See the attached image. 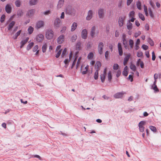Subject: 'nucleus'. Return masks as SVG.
<instances>
[{
	"instance_id": "nucleus-1",
	"label": "nucleus",
	"mask_w": 161,
	"mask_h": 161,
	"mask_svg": "<svg viewBox=\"0 0 161 161\" xmlns=\"http://www.w3.org/2000/svg\"><path fill=\"white\" fill-rule=\"evenodd\" d=\"M65 12L67 14L72 15L75 14V10L70 6H68L66 8Z\"/></svg>"
},
{
	"instance_id": "nucleus-2",
	"label": "nucleus",
	"mask_w": 161,
	"mask_h": 161,
	"mask_svg": "<svg viewBox=\"0 0 161 161\" xmlns=\"http://www.w3.org/2000/svg\"><path fill=\"white\" fill-rule=\"evenodd\" d=\"M54 35V32L53 31L49 29L47 30L46 33V37L48 39H52Z\"/></svg>"
},
{
	"instance_id": "nucleus-3",
	"label": "nucleus",
	"mask_w": 161,
	"mask_h": 161,
	"mask_svg": "<svg viewBox=\"0 0 161 161\" xmlns=\"http://www.w3.org/2000/svg\"><path fill=\"white\" fill-rule=\"evenodd\" d=\"M62 24V22L61 21L60 19L57 18L55 19L54 21V25L56 28H59Z\"/></svg>"
},
{
	"instance_id": "nucleus-4",
	"label": "nucleus",
	"mask_w": 161,
	"mask_h": 161,
	"mask_svg": "<svg viewBox=\"0 0 161 161\" xmlns=\"http://www.w3.org/2000/svg\"><path fill=\"white\" fill-rule=\"evenodd\" d=\"M89 65L86 66L85 64H82L81 67V71L83 75L86 74L87 73L89 69Z\"/></svg>"
},
{
	"instance_id": "nucleus-5",
	"label": "nucleus",
	"mask_w": 161,
	"mask_h": 161,
	"mask_svg": "<svg viewBox=\"0 0 161 161\" xmlns=\"http://www.w3.org/2000/svg\"><path fill=\"white\" fill-rule=\"evenodd\" d=\"M125 18V16H120L119 17L118 22L119 27H121L123 26Z\"/></svg>"
},
{
	"instance_id": "nucleus-6",
	"label": "nucleus",
	"mask_w": 161,
	"mask_h": 161,
	"mask_svg": "<svg viewBox=\"0 0 161 161\" xmlns=\"http://www.w3.org/2000/svg\"><path fill=\"white\" fill-rule=\"evenodd\" d=\"M44 39V36L41 34H39L36 36V40L38 42H42Z\"/></svg>"
},
{
	"instance_id": "nucleus-7",
	"label": "nucleus",
	"mask_w": 161,
	"mask_h": 161,
	"mask_svg": "<svg viewBox=\"0 0 161 161\" xmlns=\"http://www.w3.org/2000/svg\"><path fill=\"white\" fill-rule=\"evenodd\" d=\"M44 25V22L43 21L39 20L38 21L36 24L35 26V28L38 30L39 29L43 27Z\"/></svg>"
},
{
	"instance_id": "nucleus-8",
	"label": "nucleus",
	"mask_w": 161,
	"mask_h": 161,
	"mask_svg": "<svg viewBox=\"0 0 161 161\" xmlns=\"http://www.w3.org/2000/svg\"><path fill=\"white\" fill-rule=\"evenodd\" d=\"M36 12V10L34 9H32L28 10L27 12L26 16L31 18L32 17Z\"/></svg>"
},
{
	"instance_id": "nucleus-9",
	"label": "nucleus",
	"mask_w": 161,
	"mask_h": 161,
	"mask_svg": "<svg viewBox=\"0 0 161 161\" xmlns=\"http://www.w3.org/2000/svg\"><path fill=\"white\" fill-rule=\"evenodd\" d=\"M104 47V44L102 42L99 43L98 46V50L99 53L102 54L103 53V49Z\"/></svg>"
},
{
	"instance_id": "nucleus-10",
	"label": "nucleus",
	"mask_w": 161,
	"mask_h": 161,
	"mask_svg": "<svg viewBox=\"0 0 161 161\" xmlns=\"http://www.w3.org/2000/svg\"><path fill=\"white\" fill-rule=\"evenodd\" d=\"M98 33V31L96 30V27L94 26H93L91 29L90 33L91 36L92 37H94L95 36V34H97Z\"/></svg>"
},
{
	"instance_id": "nucleus-11",
	"label": "nucleus",
	"mask_w": 161,
	"mask_h": 161,
	"mask_svg": "<svg viewBox=\"0 0 161 161\" xmlns=\"http://www.w3.org/2000/svg\"><path fill=\"white\" fill-rule=\"evenodd\" d=\"M145 122L144 121H141L139 124V127L140 132H143L145 128L143 126L145 125Z\"/></svg>"
},
{
	"instance_id": "nucleus-12",
	"label": "nucleus",
	"mask_w": 161,
	"mask_h": 161,
	"mask_svg": "<svg viewBox=\"0 0 161 161\" xmlns=\"http://www.w3.org/2000/svg\"><path fill=\"white\" fill-rule=\"evenodd\" d=\"M107 71V68H105L103 73L100 75L101 80L103 83L104 82L105 80Z\"/></svg>"
},
{
	"instance_id": "nucleus-13",
	"label": "nucleus",
	"mask_w": 161,
	"mask_h": 161,
	"mask_svg": "<svg viewBox=\"0 0 161 161\" xmlns=\"http://www.w3.org/2000/svg\"><path fill=\"white\" fill-rule=\"evenodd\" d=\"M64 36L63 35H60L57 38V42L58 44H61L64 41Z\"/></svg>"
},
{
	"instance_id": "nucleus-14",
	"label": "nucleus",
	"mask_w": 161,
	"mask_h": 161,
	"mask_svg": "<svg viewBox=\"0 0 161 161\" xmlns=\"http://www.w3.org/2000/svg\"><path fill=\"white\" fill-rule=\"evenodd\" d=\"M87 32L86 29H83L81 32V36L83 39H86L87 37Z\"/></svg>"
},
{
	"instance_id": "nucleus-15",
	"label": "nucleus",
	"mask_w": 161,
	"mask_h": 161,
	"mask_svg": "<svg viewBox=\"0 0 161 161\" xmlns=\"http://www.w3.org/2000/svg\"><path fill=\"white\" fill-rule=\"evenodd\" d=\"M93 12L92 10H90L88 12L86 18L87 20H89L92 17Z\"/></svg>"
},
{
	"instance_id": "nucleus-16",
	"label": "nucleus",
	"mask_w": 161,
	"mask_h": 161,
	"mask_svg": "<svg viewBox=\"0 0 161 161\" xmlns=\"http://www.w3.org/2000/svg\"><path fill=\"white\" fill-rule=\"evenodd\" d=\"M98 14L100 19H103L104 16V10L103 9L100 8L98 10Z\"/></svg>"
},
{
	"instance_id": "nucleus-17",
	"label": "nucleus",
	"mask_w": 161,
	"mask_h": 161,
	"mask_svg": "<svg viewBox=\"0 0 161 161\" xmlns=\"http://www.w3.org/2000/svg\"><path fill=\"white\" fill-rule=\"evenodd\" d=\"M64 0H59L58 3L57 8L58 9L61 8L64 5Z\"/></svg>"
},
{
	"instance_id": "nucleus-18",
	"label": "nucleus",
	"mask_w": 161,
	"mask_h": 161,
	"mask_svg": "<svg viewBox=\"0 0 161 161\" xmlns=\"http://www.w3.org/2000/svg\"><path fill=\"white\" fill-rule=\"evenodd\" d=\"M118 47L119 54L120 56H122L123 54V51L121 44L120 43H118Z\"/></svg>"
},
{
	"instance_id": "nucleus-19",
	"label": "nucleus",
	"mask_w": 161,
	"mask_h": 161,
	"mask_svg": "<svg viewBox=\"0 0 161 161\" xmlns=\"http://www.w3.org/2000/svg\"><path fill=\"white\" fill-rule=\"evenodd\" d=\"M124 94V93L123 92H118L115 94V95H114V97L116 98H121L123 96Z\"/></svg>"
},
{
	"instance_id": "nucleus-20",
	"label": "nucleus",
	"mask_w": 161,
	"mask_h": 161,
	"mask_svg": "<svg viewBox=\"0 0 161 161\" xmlns=\"http://www.w3.org/2000/svg\"><path fill=\"white\" fill-rule=\"evenodd\" d=\"M29 39V38L27 37L25 39L21 41L20 42L21 44V45L20 46V48H22L23 46L28 42Z\"/></svg>"
},
{
	"instance_id": "nucleus-21",
	"label": "nucleus",
	"mask_w": 161,
	"mask_h": 161,
	"mask_svg": "<svg viewBox=\"0 0 161 161\" xmlns=\"http://www.w3.org/2000/svg\"><path fill=\"white\" fill-rule=\"evenodd\" d=\"M5 10L8 13H10L11 12V7L9 4H7L5 7Z\"/></svg>"
},
{
	"instance_id": "nucleus-22",
	"label": "nucleus",
	"mask_w": 161,
	"mask_h": 161,
	"mask_svg": "<svg viewBox=\"0 0 161 161\" xmlns=\"http://www.w3.org/2000/svg\"><path fill=\"white\" fill-rule=\"evenodd\" d=\"M101 66V64L100 62L97 61L95 65V68L96 70H99L100 69V68Z\"/></svg>"
},
{
	"instance_id": "nucleus-23",
	"label": "nucleus",
	"mask_w": 161,
	"mask_h": 161,
	"mask_svg": "<svg viewBox=\"0 0 161 161\" xmlns=\"http://www.w3.org/2000/svg\"><path fill=\"white\" fill-rule=\"evenodd\" d=\"M82 57H80L77 62L76 66V68L77 69L80 66V64H81L82 62Z\"/></svg>"
},
{
	"instance_id": "nucleus-24",
	"label": "nucleus",
	"mask_w": 161,
	"mask_h": 161,
	"mask_svg": "<svg viewBox=\"0 0 161 161\" xmlns=\"http://www.w3.org/2000/svg\"><path fill=\"white\" fill-rule=\"evenodd\" d=\"M77 26V23L75 22H74L72 25L71 31H74L76 28Z\"/></svg>"
},
{
	"instance_id": "nucleus-25",
	"label": "nucleus",
	"mask_w": 161,
	"mask_h": 161,
	"mask_svg": "<svg viewBox=\"0 0 161 161\" xmlns=\"http://www.w3.org/2000/svg\"><path fill=\"white\" fill-rule=\"evenodd\" d=\"M127 27L128 30H130L132 28V24L129 20L127 24Z\"/></svg>"
},
{
	"instance_id": "nucleus-26",
	"label": "nucleus",
	"mask_w": 161,
	"mask_h": 161,
	"mask_svg": "<svg viewBox=\"0 0 161 161\" xmlns=\"http://www.w3.org/2000/svg\"><path fill=\"white\" fill-rule=\"evenodd\" d=\"M128 67L126 66L124 68V70L123 71V74L125 76H127L128 74Z\"/></svg>"
},
{
	"instance_id": "nucleus-27",
	"label": "nucleus",
	"mask_w": 161,
	"mask_h": 161,
	"mask_svg": "<svg viewBox=\"0 0 161 161\" xmlns=\"http://www.w3.org/2000/svg\"><path fill=\"white\" fill-rule=\"evenodd\" d=\"M38 2V0H30L29 3L31 5H34L37 4Z\"/></svg>"
},
{
	"instance_id": "nucleus-28",
	"label": "nucleus",
	"mask_w": 161,
	"mask_h": 161,
	"mask_svg": "<svg viewBox=\"0 0 161 161\" xmlns=\"http://www.w3.org/2000/svg\"><path fill=\"white\" fill-rule=\"evenodd\" d=\"M15 23V21H13L9 24L8 28V30H10L13 27Z\"/></svg>"
},
{
	"instance_id": "nucleus-29",
	"label": "nucleus",
	"mask_w": 161,
	"mask_h": 161,
	"mask_svg": "<svg viewBox=\"0 0 161 161\" xmlns=\"http://www.w3.org/2000/svg\"><path fill=\"white\" fill-rule=\"evenodd\" d=\"M118 7L121 8L123 6V3L122 0H119L118 3Z\"/></svg>"
},
{
	"instance_id": "nucleus-30",
	"label": "nucleus",
	"mask_w": 161,
	"mask_h": 161,
	"mask_svg": "<svg viewBox=\"0 0 161 161\" xmlns=\"http://www.w3.org/2000/svg\"><path fill=\"white\" fill-rule=\"evenodd\" d=\"M21 32V30H19L13 36V38L14 39H16L17 38V37L20 35Z\"/></svg>"
},
{
	"instance_id": "nucleus-31",
	"label": "nucleus",
	"mask_w": 161,
	"mask_h": 161,
	"mask_svg": "<svg viewBox=\"0 0 161 161\" xmlns=\"http://www.w3.org/2000/svg\"><path fill=\"white\" fill-rule=\"evenodd\" d=\"M47 48V45L46 43L44 44L42 47V51L43 53H45Z\"/></svg>"
},
{
	"instance_id": "nucleus-32",
	"label": "nucleus",
	"mask_w": 161,
	"mask_h": 161,
	"mask_svg": "<svg viewBox=\"0 0 161 161\" xmlns=\"http://www.w3.org/2000/svg\"><path fill=\"white\" fill-rule=\"evenodd\" d=\"M77 36L76 35H73L70 38V41L72 42H75L77 39Z\"/></svg>"
},
{
	"instance_id": "nucleus-33",
	"label": "nucleus",
	"mask_w": 161,
	"mask_h": 161,
	"mask_svg": "<svg viewBox=\"0 0 161 161\" xmlns=\"http://www.w3.org/2000/svg\"><path fill=\"white\" fill-rule=\"evenodd\" d=\"M34 44V43L33 42L29 43L27 47V50H30L31 48V47L33 46Z\"/></svg>"
},
{
	"instance_id": "nucleus-34",
	"label": "nucleus",
	"mask_w": 161,
	"mask_h": 161,
	"mask_svg": "<svg viewBox=\"0 0 161 161\" xmlns=\"http://www.w3.org/2000/svg\"><path fill=\"white\" fill-rule=\"evenodd\" d=\"M76 49L80 50L81 48V43L80 42H78L76 45Z\"/></svg>"
},
{
	"instance_id": "nucleus-35",
	"label": "nucleus",
	"mask_w": 161,
	"mask_h": 161,
	"mask_svg": "<svg viewBox=\"0 0 161 161\" xmlns=\"http://www.w3.org/2000/svg\"><path fill=\"white\" fill-rule=\"evenodd\" d=\"M34 31V28L30 26L29 27L28 31L29 34H31Z\"/></svg>"
},
{
	"instance_id": "nucleus-36",
	"label": "nucleus",
	"mask_w": 161,
	"mask_h": 161,
	"mask_svg": "<svg viewBox=\"0 0 161 161\" xmlns=\"http://www.w3.org/2000/svg\"><path fill=\"white\" fill-rule=\"evenodd\" d=\"M130 57V53L127 54L126 55L125 57V58H124V60L128 62Z\"/></svg>"
},
{
	"instance_id": "nucleus-37",
	"label": "nucleus",
	"mask_w": 161,
	"mask_h": 161,
	"mask_svg": "<svg viewBox=\"0 0 161 161\" xmlns=\"http://www.w3.org/2000/svg\"><path fill=\"white\" fill-rule=\"evenodd\" d=\"M152 87L153 89L156 92H158L159 90L157 88V87L156 85V84H154V82L153 83V85L152 86Z\"/></svg>"
},
{
	"instance_id": "nucleus-38",
	"label": "nucleus",
	"mask_w": 161,
	"mask_h": 161,
	"mask_svg": "<svg viewBox=\"0 0 161 161\" xmlns=\"http://www.w3.org/2000/svg\"><path fill=\"white\" fill-rule=\"evenodd\" d=\"M23 12L21 10H19L17 13V15L18 17H20L23 15Z\"/></svg>"
},
{
	"instance_id": "nucleus-39",
	"label": "nucleus",
	"mask_w": 161,
	"mask_h": 161,
	"mask_svg": "<svg viewBox=\"0 0 161 161\" xmlns=\"http://www.w3.org/2000/svg\"><path fill=\"white\" fill-rule=\"evenodd\" d=\"M130 68L133 71H135L136 69V66L132 63H131L130 65Z\"/></svg>"
},
{
	"instance_id": "nucleus-40",
	"label": "nucleus",
	"mask_w": 161,
	"mask_h": 161,
	"mask_svg": "<svg viewBox=\"0 0 161 161\" xmlns=\"http://www.w3.org/2000/svg\"><path fill=\"white\" fill-rule=\"evenodd\" d=\"M136 5L137 8L139 10H141V2L139 1L137 2Z\"/></svg>"
},
{
	"instance_id": "nucleus-41",
	"label": "nucleus",
	"mask_w": 161,
	"mask_h": 161,
	"mask_svg": "<svg viewBox=\"0 0 161 161\" xmlns=\"http://www.w3.org/2000/svg\"><path fill=\"white\" fill-rule=\"evenodd\" d=\"M144 9L146 15L147 16L148 15L147 8V6L145 5H144Z\"/></svg>"
},
{
	"instance_id": "nucleus-42",
	"label": "nucleus",
	"mask_w": 161,
	"mask_h": 161,
	"mask_svg": "<svg viewBox=\"0 0 161 161\" xmlns=\"http://www.w3.org/2000/svg\"><path fill=\"white\" fill-rule=\"evenodd\" d=\"M98 71L99 70H96L95 72L94 75V78L95 80H97L98 79Z\"/></svg>"
},
{
	"instance_id": "nucleus-43",
	"label": "nucleus",
	"mask_w": 161,
	"mask_h": 161,
	"mask_svg": "<svg viewBox=\"0 0 161 161\" xmlns=\"http://www.w3.org/2000/svg\"><path fill=\"white\" fill-rule=\"evenodd\" d=\"M67 52V49L65 48L63 50L62 53L61 54V57L62 58H64L65 56L66 55Z\"/></svg>"
},
{
	"instance_id": "nucleus-44",
	"label": "nucleus",
	"mask_w": 161,
	"mask_h": 161,
	"mask_svg": "<svg viewBox=\"0 0 161 161\" xmlns=\"http://www.w3.org/2000/svg\"><path fill=\"white\" fill-rule=\"evenodd\" d=\"M108 79L109 81H110L112 79L111 72L110 71L108 74Z\"/></svg>"
},
{
	"instance_id": "nucleus-45",
	"label": "nucleus",
	"mask_w": 161,
	"mask_h": 161,
	"mask_svg": "<svg viewBox=\"0 0 161 161\" xmlns=\"http://www.w3.org/2000/svg\"><path fill=\"white\" fill-rule=\"evenodd\" d=\"M149 128L151 129V130H152L154 132H156L157 131L156 128L155 126H149Z\"/></svg>"
},
{
	"instance_id": "nucleus-46",
	"label": "nucleus",
	"mask_w": 161,
	"mask_h": 161,
	"mask_svg": "<svg viewBox=\"0 0 161 161\" xmlns=\"http://www.w3.org/2000/svg\"><path fill=\"white\" fill-rule=\"evenodd\" d=\"M129 44L130 47L131 48H133L134 44L133 41L131 39H130L129 41Z\"/></svg>"
},
{
	"instance_id": "nucleus-47",
	"label": "nucleus",
	"mask_w": 161,
	"mask_h": 161,
	"mask_svg": "<svg viewBox=\"0 0 161 161\" xmlns=\"http://www.w3.org/2000/svg\"><path fill=\"white\" fill-rule=\"evenodd\" d=\"M93 57V53L91 52L87 56V58L88 59H92Z\"/></svg>"
},
{
	"instance_id": "nucleus-48",
	"label": "nucleus",
	"mask_w": 161,
	"mask_h": 161,
	"mask_svg": "<svg viewBox=\"0 0 161 161\" xmlns=\"http://www.w3.org/2000/svg\"><path fill=\"white\" fill-rule=\"evenodd\" d=\"M158 75L157 74H155L154 75V84H156L157 80L158 78Z\"/></svg>"
},
{
	"instance_id": "nucleus-49",
	"label": "nucleus",
	"mask_w": 161,
	"mask_h": 161,
	"mask_svg": "<svg viewBox=\"0 0 161 161\" xmlns=\"http://www.w3.org/2000/svg\"><path fill=\"white\" fill-rule=\"evenodd\" d=\"M148 11H149V13L151 17L152 18H153L154 17V15L153 14V12L152 11L151 8H148Z\"/></svg>"
},
{
	"instance_id": "nucleus-50",
	"label": "nucleus",
	"mask_w": 161,
	"mask_h": 161,
	"mask_svg": "<svg viewBox=\"0 0 161 161\" xmlns=\"http://www.w3.org/2000/svg\"><path fill=\"white\" fill-rule=\"evenodd\" d=\"M62 52V49H60L57 52V53L56 54L55 57L58 58L60 56V54Z\"/></svg>"
},
{
	"instance_id": "nucleus-51",
	"label": "nucleus",
	"mask_w": 161,
	"mask_h": 161,
	"mask_svg": "<svg viewBox=\"0 0 161 161\" xmlns=\"http://www.w3.org/2000/svg\"><path fill=\"white\" fill-rule=\"evenodd\" d=\"M15 4L17 7H19L21 5V2L19 0H17L15 2Z\"/></svg>"
},
{
	"instance_id": "nucleus-52",
	"label": "nucleus",
	"mask_w": 161,
	"mask_h": 161,
	"mask_svg": "<svg viewBox=\"0 0 161 161\" xmlns=\"http://www.w3.org/2000/svg\"><path fill=\"white\" fill-rule=\"evenodd\" d=\"M5 16L4 14H3L2 15L0 19V21L1 23H2L4 22L5 19Z\"/></svg>"
},
{
	"instance_id": "nucleus-53",
	"label": "nucleus",
	"mask_w": 161,
	"mask_h": 161,
	"mask_svg": "<svg viewBox=\"0 0 161 161\" xmlns=\"http://www.w3.org/2000/svg\"><path fill=\"white\" fill-rule=\"evenodd\" d=\"M67 27L65 26H64L62 27L60 31V32L61 33H64L65 32V31L66 30Z\"/></svg>"
},
{
	"instance_id": "nucleus-54",
	"label": "nucleus",
	"mask_w": 161,
	"mask_h": 161,
	"mask_svg": "<svg viewBox=\"0 0 161 161\" xmlns=\"http://www.w3.org/2000/svg\"><path fill=\"white\" fill-rule=\"evenodd\" d=\"M139 16L142 20L144 21L145 20V18L144 15L141 13H139Z\"/></svg>"
},
{
	"instance_id": "nucleus-55",
	"label": "nucleus",
	"mask_w": 161,
	"mask_h": 161,
	"mask_svg": "<svg viewBox=\"0 0 161 161\" xmlns=\"http://www.w3.org/2000/svg\"><path fill=\"white\" fill-rule=\"evenodd\" d=\"M129 16L130 17H134L135 15V12L134 11H131L129 14Z\"/></svg>"
},
{
	"instance_id": "nucleus-56",
	"label": "nucleus",
	"mask_w": 161,
	"mask_h": 161,
	"mask_svg": "<svg viewBox=\"0 0 161 161\" xmlns=\"http://www.w3.org/2000/svg\"><path fill=\"white\" fill-rule=\"evenodd\" d=\"M137 56L138 57H141L143 56V53L142 52L139 51L137 53Z\"/></svg>"
},
{
	"instance_id": "nucleus-57",
	"label": "nucleus",
	"mask_w": 161,
	"mask_h": 161,
	"mask_svg": "<svg viewBox=\"0 0 161 161\" xmlns=\"http://www.w3.org/2000/svg\"><path fill=\"white\" fill-rule=\"evenodd\" d=\"M76 60H77V57H76V58H75V59L74 60V61L72 63V65L71 66V69L73 68L75 65L76 63Z\"/></svg>"
},
{
	"instance_id": "nucleus-58",
	"label": "nucleus",
	"mask_w": 161,
	"mask_h": 161,
	"mask_svg": "<svg viewBox=\"0 0 161 161\" xmlns=\"http://www.w3.org/2000/svg\"><path fill=\"white\" fill-rule=\"evenodd\" d=\"M119 67V65L117 64H115L114 65L113 68L114 69L117 70L118 69Z\"/></svg>"
},
{
	"instance_id": "nucleus-59",
	"label": "nucleus",
	"mask_w": 161,
	"mask_h": 161,
	"mask_svg": "<svg viewBox=\"0 0 161 161\" xmlns=\"http://www.w3.org/2000/svg\"><path fill=\"white\" fill-rule=\"evenodd\" d=\"M141 33V31H138L137 32L135 33V35H134V36L135 37H137L138 36H139L140 35Z\"/></svg>"
},
{
	"instance_id": "nucleus-60",
	"label": "nucleus",
	"mask_w": 161,
	"mask_h": 161,
	"mask_svg": "<svg viewBox=\"0 0 161 161\" xmlns=\"http://www.w3.org/2000/svg\"><path fill=\"white\" fill-rule=\"evenodd\" d=\"M38 48V46L37 45L35 46L33 49V52H35L37 51Z\"/></svg>"
},
{
	"instance_id": "nucleus-61",
	"label": "nucleus",
	"mask_w": 161,
	"mask_h": 161,
	"mask_svg": "<svg viewBox=\"0 0 161 161\" xmlns=\"http://www.w3.org/2000/svg\"><path fill=\"white\" fill-rule=\"evenodd\" d=\"M149 3L150 5L152 6V7L153 8H154L155 7V6L154 3L152 2V1L151 0L149 2Z\"/></svg>"
},
{
	"instance_id": "nucleus-62",
	"label": "nucleus",
	"mask_w": 161,
	"mask_h": 161,
	"mask_svg": "<svg viewBox=\"0 0 161 161\" xmlns=\"http://www.w3.org/2000/svg\"><path fill=\"white\" fill-rule=\"evenodd\" d=\"M133 0H127V6L130 5L132 2Z\"/></svg>"
},
{
	"instance_id": "nucleus-63",
	"label": "nucleus",
	"mask_w": 161,
	"mask_h": 161,
	"mask_svg": "<svg viewBox=\"0 0 161 161\" xmlns=\"http://www.w3.org/2000/svg\"><path fill=\"white\" fill-rule=\"evenodd\" d=\"M142 47L144 50H147L148 48V47L146 45H143Z\"/></svg>"
},
{
	"instance_id": "nucleus-64",
	"label": "nucleus",
	"mask_w": 161,
	"mask_h": 161,
	"mask_svg": "<svg viewBox=\"0 0 161 161\" xmlns=\"http://www.w3.org/2000/svg\"><path fill=\"white\" fill-rule=\"evenodd\" d=\"M51 13V11L50 10H48L47 11H46L45 12H44L43 13V14L45 15H47L49 14H50Z\"/></svg>"
}]
</instances>
